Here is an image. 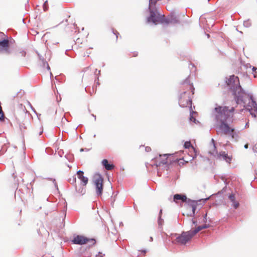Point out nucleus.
<instances>
[{"mask_svg":"<svg viewBox=\"0 0 257 257\" xmlns=\"http://www.w3.org/2000/svg\"><path fill=\"white\" fill-rule=\"evenodd\" d=\"M45 63L46 64V68L48 70H50V67L49 65V64L47 62H46Z\"/></svg>","mask_w":257,"mask_h":257,"instance_id":"48","label":"nucleus"},{"mask_svg":"<svg viewBox=\"0 0 257 257\" xmlns=\"http://www.w3.org/2000/svg\"><path fill=\"white\" fill-rule=\"evenodd\" d=\"M89 151V149H87V148H81L80 150V151L81 152H84V151L88 152Z\"/></svg>","mask_w":257,"mask_h":257,"instance_id":"42","label":"nucleus"},{"mask_svg":"<svg viewBox=\"0 0 257 257\" xmlns=\"http://www.w3.org/2000/svg\"><path fill=\"white\" fill-rule=\"evenodd\" d=\"M208 200V198L204 199H199L197 200L188 199V202L187 204L188 205L192 208V212H195L196 210L197 206L198 205V202H202L203 204H205L206 201Z\"/></svg>","mask_w":257,"mask_h":257,"instance_id":"13","label":"nucleus"},{"mask_svg":"<svg viewBox=\"0 0 257 257\" xmlns=\"http://www.w3.org/2000/svg\"><path fill=\"white\" fill-rule=\"evenodd\" d=\"M244 148L246 149H247L248 148V144H245L244 146Z\"/></svg>","mask_w":257,"mask_h":257,"instance_id":"54","label":"nucleus"},{"mask_svg":"<svg viewBox=\"0 0 257 257\" xmlns=\"http://www.w3.org/2000/svg\"><path fill=\"white\" fill-rule=\"evenodd\" d=\"M214 111V120L217 124L218 132L225 135H229L232 139H236L238 136L234 127L230 126L229 123L233 121V114H229L228 112L233 113L235 108L232 107L230 109L227 106L216 105Z\"/></svg>","mask_w":257,"mask_h":257,"instance_id":"1","label":"nucleus"},{"mask_svg":"<svg viewBox=\"0 0 257 257\" xmlns=\"http://www.w3.org/2000/svg\"><path fill=\"white\" fill-rule=\"evenodd\" d=\"M75 191L81 194L82 195H84L85 193L86 189H85V188H84L83 187L80 186L79 187V188H78L77 186L75 185Z\"/></svg>","mask_w":257,"mask_h":257,"instance_id":"21","label":"nucleus"},{"mask_svg":"<svg viewBox=\"0 0 257 257\" xmlns=\"http://www.w3.org/2000/svg\"><path fill=\"white\" fill-rule=\"evenodd\" d=\"M96 84H97V85H100V83L99 82V77L98 76H96V78H95V81H96Z\"/></svg>","mask_w":257,"mask_h":257,"instance_id":"43","label":"nucleus"},{"mask_svg":"<svg viewBox=\"0 0 257 257\" xmlns=\"http://www.w3.org/2000/svg\"><path fill=\"white\" fill-rule=\"evenodd\" d=\"M192 147V145L190 141H186L184 144V148L185 149H189L190 147Z\"/></svg>","mask_w":257,"mask_h":257,"instance_id":"32","label":"nucleus"},{"mask_svg":"<svg viewBox=\"0 0 257 257\" xmlns=\"http://www.w3.org/2000/svg\"><path fill=\"white\" fill-rule=\"evenodd\" d=\"M68 181L71 184L76 185V177L75 176H73L72 178H69Z\"/></svg>","mask_w":257,"mask_h":257,"instance_id":"28","label":"nucleus"},{"mask_svg":"<svg viewBox=\"0 0 257 257\" xmlns=\"http://www.w3.org/2000/svg\"><path fill=\"white\" fill-rule=\"evenodd\" d=\"M188 199H190L187 198L186 195L184 194H175L173 196V200L175 202L181 200L182 202H184L187 204L188 202Z\"/></svg>","mask_w":257,"mask_h":257,"instance_id":"16","label":"nucleus"},{"mask_svg":"<svg viewBox=\"0 0 257 257\" xmlns=\"http://www.w3.org/2000/svg\"><path fill=\"white\" fill-rule=\"evenodd\" d=\"M46 179L47 180H51V181H52V182H53V179H54V178H49V177H48V178H46Z\"/></svg>","mask_w":257,"mask_h":257,"instance_id":"55","label":"nucleus"},{"mask_svg":"<svg viewBox=\"0 0 257 257\" xmlns=\"http://www.w3.org/2000/svg\"><path fill=\"white\" fill-rule=\"evenodd\" d=\"M38 55H39V54H38ZM39 56L40 60H42V61L43 66L44 67H45V66H46V64L45 63V62L47 61L44 58H41V57L40 56Z\"/></svg>","mask_w":257,"mask_h":257,"instance_id":"34","label":"nucleus"},{"mask_svg":"<svg viewBox=\"0 0 257 257\" xmlns=\"http://www.w3.org/2000/svg\"><path fill=\"white\" fill-rule=\"evenodd\" d=\"M145 151L147 152H150L151 151V148L150 147H146L145 148Z\"/></svg>","mask_w":257,"mask_h":257,"instance_id":"45","label":"nucleus"},{"mask_svg":"<svg viewBox=\"0 0 257 257\" xmlns=\"http://www.w3.org/2000/svg\"><path fill=\"white\" fill-rule=\"evenodd\" d=\"M170 154H164L163 155H159V158L156 159L155 160V165L156 167H164L166 170L169 169V165L174 162V161H170V163H168V157L171 156ZM178 160L177 159L174 162H177Z\"/></svg>","mask_w":257,"mask_h":257,"instance_id":"6","label":"nucleus"},{"mask_svg":"<svg viewBox=\"0 0 257 257\" xmlns=\"http://www.w3.org/2000/svg\"><path fill=\"white\" fill-rule=\"evenodd\" d=\"M0 53L7 55H9L11 53L9 41L7 39L4 38L0 40Z\"/></svg>","mask_w":257,"mask_h":257,"instance_id":"12","label":"nucleus"},{"mask_svg":"<svg viewBox=\"0 0 257 257\" xmlns=\"http://www.w3.org/2000/svg\"><path fill=\"white\" fill-rule=\"evenodd\" d=\"M211 143L213 144L214 151L212 153L210 152V154L215 157L217 156V158L220 159V158H222L223 160L226 162L230 163L232 160V157L231 156H229L225 152H221L218 154L216 150L215 142L213 139H211Z\"/></svg>","mask_w":257,"mask_h":257,"instance_id":"10","label":"nucleus"},{"mask_svg":"<svg viewBox=\"0 0 257 257\" xmlns=\"http://www.w3.org/2000/svg\"><path fill=\"white\" fill-rule=\"evenodd\" d=\"M228 198L230 200V202L232 203V206L234 209H237L239 206V203L235 200L234 194H230L228 196Z\"/></svg>","mask_w":257,"mask_h":257,"instance_id":"19","label":"nucleus"},{"mask_svg":"<svg viewBox=\"0 0 257 257\" xmlns=\"http://www.w3.org/2000/svg\"><path fill=\"white\" fill-rule=\"evenodd\" d=\"M100 254H101V252H98V254H97L95 257H103L102 255H101Z\"/></svg>","mask_w":257,"mask_h":257,"instance_id":"51","label":"nucleus"},{"mask_svg":"<svg viewBox=\"0 0 257 257\" xmlns=\"http://www.w3.org/2000/svg\"><path fill=\"white\" fill-rule=\"evenodd\" d=\"M193 150H194V153H195V154L194 155V156L192 157V159H194L195 158H196L197 157V151L195 150V149L193 148Z\"/></svg>","mask_w":257,"mask_h":257,"instance_id":"41","label":"nucleus"},{"mask_svg":"<svg viewBox=\"0 0 257 257\" xmlns=\"http://www.w3.org/2000/svg\"><path fill=\"white\" fill-rule=\"evenodd\" d=\"M65 157L70 162H72L73 160V156L71 154H66Z\"/></svg>","mask_w":257,"mask_h":257,"instance_id":"31","label":"nucleus"},{"mask_svg":"<svg viewBox=\"0 0 257 257\" xmlns=\"http://www.w3.org/2000/svg\"><path fill=\"white\" fill-rule=\"evenodd\" d=\"M193 122H194L195 124H198L199 123V121L198 120H197L196 119H194V121H193Z\"/></svg>","mask_w":257,"mask_h":257,"instance_id":"53","label":"nucleus"},{"mask_svg":"<svg viewBox=\"0 0 257 257\" xmlns=\"http://www.w3.org/2000/svg\"><path fill=\"white\" fill-rule=\"evenodd\" d=\"M18 123L19 124V128L22 134H23L25 132V130L27 128V125L23 122H21L20 120H18Z\"/></svg>","mask_w":257,"mask_h":257,"instance_id":"20","label":"nucleus"},{"mask_svg":"<svg viewBox=\"0 0 257 257\" xmlns=\"http://www.w3.org/2000/svg\"><path fill=\"white\" fill-rule=\"evenodd\" d=\"M256 149V148L255 147V146H253V147L252 148V150L254 152H255V149Z\"/></svg>","mask_w":257,"mask_h":257,"instance_id":"58","label":"nucleus"},{"mask_svg":"<svg viewBox=\"0 0 257 257\" xmlns=\"http://www.w3.org/2000/svg\"><path fill=\"white\" fill-rule=\"evenodd\" d=\"M243 26L245 28H249L251 26V23L249 20H247L243 22Z\"/></svg>","mask_w":257,"mask_h":257,"instance_id":"29","label":"nucleus"},{"mask_svg":"<svg viewBox=\"0 0 257 257\" xmlns=\"http://www.w3.org/2000/svg\"><path fill=\"white\" fill-rule=\"evenodd\" d=\"M53 77V74L51 72H50V78H52Z\"/></svg>","mask_w":257,"mask_h":257,"instance_id":"64","label":"nucleus"},{"mask_svg":"<svg viewBox=\"0 0 257 257\" xmlns=\"http://www.w3.org/2000/svg\"><path fill=\"white\" fill-rule=\"evenodd\" d=\"M25 93V92L22 90H20L19 92H18L16 95H14L13 96V98H15L16 97L18 98H21L24 94Z\"/></svg>","mask_w":257,"mask_h":257,"instance_id":"26","label":"nucleus"},{"mask_svg":"<svg viewBox=\"0 0 257 257\" xmlns=\"http://www.w3.org/2000/svg\"><path fill=\"white\" fill-rule=\"evenodd\" d=\"M256 70L257 68L256 67L253 66L252 67V71L254 77H256V74L257 73Z\"/></svg>","mask_w":257,"mask_h":257,"instance_id":"35","label":"nucleus"},{"mask_svg":"<svg viewBox=\"0 0 257 257\" xmlns=\"http://www.w3.org/2000/svg\"><path fill=\"white\" fill-rule=\"evenodd\" d=\"M8 141L6 138H2L0 140V145H1V149L0 150V156H2L5 154L8 149L7 143Z\"/></svg>","mask_w":257,"mask_h":257,"instance_id":"15","label":"nucleus"},{"mask_svg":"<svg viewBox=\"0 0 257 257\" xmlns=\"http://www.w3.org/2000/svg\"><path fill=\"white\" fill-rule=\"evenodd\" d=\"M134 208L135 209H136V210L137 209V206H136V204L134 205Z\"/></svg>","mask_w":257,"mask_h":257,"instance_id":"63","label":"nucleus"},{"mask_svg":"<svg viewBox=\"0 0 257 257\" xmlns=\"http://www.w3.org/2000/svg\"><path fill=\"white\" fill-rule=\"evenodd\" d=\"M192 98L189 96V93L187 91H184L179 98V105L181 107H187L189 104L192 107Z\"/></svg>","mask_w":257,"mask_h":257,"instance_id":"9","label":"nucleus"},{"mask_svg":"<svg viewBox=\"0 0 257 257\" xmlns=\"http://www.w3.org/2000/svg\"><path fill=\"white\" fill-rule=\"evenodd\" d=\"M53 183H54V186H55V188L58 190V185H57V182H56V179H53Z\"/></svg>","mask_w":257,"mask_h":257,"instance_id":"40","label":"nucleus"},{"mask_svg":"<svg viewBox=\"0 0 257 257\" xmlns=\"http://www.w3.org/2000/svg\"><path fill=\"white\" fill-rule=\"evenodd\" d=\"M249 97H244V100H243V102L240 104L243 105L246 111L249 112L252 117L256 118V115L255 113L253 112L252 110L253 109L254 112L257 113V103L251 94H249Z\"/></svg>","mask_w":257,"mask_h":257,"instance_id":"4","label":"nucleus"},{"mask_svg":"<svg viewBox=\"0 0 257 257\" xmlns=\"http://www.w3.org/2000/svg\"><path fill=\"white\" fill-rule=\"evenodd\" d=\"M112 33L114 35L116 36V39L118 38V35L119 34L118 32H117L116 30L112 29Z\"/></svg>","mask_w":257,"mask_h":257,"instance_id":"37","label":"nucleus"},{"mask_svg":"<svg viewBox=\"0 0 257 257\" xmlns=\"http://www.w3.org/2000/svg\"><path fill=\"white\" fill-rule=\"evenodd\" d=\"M98 74H97V76H99V75H100L101 71H100V70H98Z\"/></svg>","mask_w":257,"mask_h":257,"instance_id":"62","label":"nucleus"},{"mask_svg":"<svg viewBox=\"0 0 257 257\" xmlns=\"http://www.w3.org/2000/svg\"><path fill=\"white\" fill-rule=\"evenodd\" d=\"M5 119V114L3 111L2 108H0V121H4Z\"/></svg>","mask_w":257,"mask_h":257,"instance_id":"30","label":"nucleus"},{"mask_svg":"<svg viewBox=\"0 0 257 257\" xmlns=\"http://www.w3.org/2000/svg\"><path fill=\"white\" fill-rule=\"evenodd\" d=\"M43 10L44 11H47L48 10V1H46L43 6Z\"/></svg>","mask_w":257,"mask_h":257,"instance_id":"33","label":"nucleus"},{"mask_svg":"<svg viewBox=\"0 0 257 257\" xmlns=\"http://www.w3.org/2000/svg\"><path fill=\"white\" fill-rule=\"evenodd\" d=\"M179 23L180 21L179 20L178 16L176 14L175 12H171L167 17H165L164 15L162 24H165L167 25L172 24L174 25Z\"/></svg>","mask_w":257,"mask_h":257,"instance_id":"11","label":"nucleus"},{"mask_svg":"<svg viewBox=\"0 0 257 257\" xmlns=\"http://www.w3.org/2000/svg\"><path fill=\"white\" fill-rule=\"evenodd\" d=\"M201 230L202 229L201 225H200L194 230H190L187 231H183L180 235L177 237V240L179 242L185 245Z\"/></svg>","mask_w":257,"mask_h":257,"instance_id":"5","label":"nucleus"},{"mask_svg":"<svg viewBox=\"0 0 257 257\" xmlns=\"http://www.w3.org/2000/svg\"><path fill=\"white\" fill-rule=\"evenodd\" d=\"M164 219L161 216H158V228L160 230H163V225L164 224Z\"/></svg>","mask_w":257,"mask_h":257,"instance_id":"22","label":"nucleus"},{"mask_svg":"<svg viewBox=\"0 0 257 257\" xmlns=\"http://www.w3.org/2000/svg\"><path fill=\"white\" fill-rule=\"evenodd\" d=\"M162 213H163V210H162V209H161L160 210V211H159V215H158V216H161V217H162Z\"/></svg>","mask_w":257,"mask_h":257,"instance_id":"50","label":"nucleus"},{"mask_svg":"<svg viewBox=\"0 0 257 257\" xmlns=\"http://www.w3.org/2000/svg\"><path fill=\"white\" fill-rule=\"evenodd\" d=\"M111 205L112 207H113V205H114V202L115 201V198H113V199H111Z\"/></svg>","mask_w":257,"mask_h":257,"instance_id":"46","label":"nucleus"},{"mask_svg":"<svg viewBox=\"0 0 257 257\" xmlns=\"http://www.w3.org/2000/svg\"><path fill=\"white\" fill-rule=\"evenodd\" d=\"M20 54H21V56L22 57H25L26 56V52L24 50H22L21 51H20L19 52Z\"/></svg>","mask_w":257,"mask_h":257,"instance_id":"39","label":"nucleus"},{"mask_svg":"<svg viewBox=\"0 0 257 257\" xmlns=\"http://www.w3.org/2000/svg\"><path fill=\"white\" fill-rule=\"evenodd\" d=\"M101 164L103 168L107 170H111L113 169L115 167L113 164L109 163L108 161L106 159L102 160Z\"/></svg>","mask_w":257,"mask_h":257,"instance_id":"18","label":"nucleus"},{"mask_svg":"<svg viewBox=\"0 0 257 257\" xmlns=\"http://www.w3.org/2000/svg\"><path fill=\"white\" fill-rule=\"evenodd\" d=\"M180 84L182 85L183 87H186V89L190 90L192 94H194L195 88L194 87L193 83L190 82V76H188L185 80L182 81Z\"/></svg>","mask_w":257,"mask_h":257,"instance_id":"14","label":"nucleus"},{"mask_svg":"<svg viewBox=\"0 0 257 257\" xmlns=\"http://www.w3.org/2000/svg\"><path fill=\"white\" fill-rule=\"evenodd\" d=\"M91 115L93 116V117H94V120H96V115L92 114Z\"/></svg>","mask_w":257,"mask_h":257,"instance_id":"59","label":"nucleus"},{"mask_svg":"<svg viewBox=\"0 0 257 257\" xmlns=\"http://www.w3.org/2000/svg\"><path fill=\"white\" fill-rule=\"evenodd\" d=\"M71 241L72 244L78 245H83L91 242L92 244L89 245L90 246L96 243V240L94 238H89L82 235H74Z\"/></svg>","mask_w":257,"mask_h":257,"instance_id":"7","label":"nucleus"},{"mask_svg":"<svg viewBox=\"0 0 257 257\" xmlns=\"http://www.w3.org/2000/svg\"><path fill=\"white\" fill-rule=\"evenodd\" d=\"M41 128H42V130H41V131L40 132L39 135H41L43 132V130L42 128V127Z\"/></svg>","mask_w":257,"mask_h":257,"instance_id":"57","label":"nucleus"},{"mask_svg":"<svg viewBox=\"0 0 257 257\" xmlns=\"http://www.w3.org/2000/svg\"><path fill=\"white\" fill-rule=\"evenodd\" d=\"M29 190V187L28 186H24V189H23V188H18V187L17 190H16V192H17L18 193L19 192H20L22 194H24L25 191H28Z\"/></svg>","mask_w":257,"mask_h":257,"instance_id":"27","label":"nucleus"},{"mask_svg":"<svg viewBox=\"0 0 257 257\" xmlns=\"http://www.w3.org/2000/svg\"><path fill=\"white\" fill-rule=\"evenodd\" d=\"M201 228L202 229H206L209 227V225L207 224L206 223H205L204 224L201 225Z\"/></svg>","mask_w":257,"mask_h":257,"instance_id":"38","label":"nucleus"},{"mask_svg":"<svg viewBox=\"0 0 257 257\" xmlns=\"http://www.w3.org/2000/svg\"><path fill=\"white\" fill-rule=\"evenodd\" d=\"M248 126H249V123L248 122L246 123L245 127L246 128V127H248Z\"/></svg>","mask_w":257,"mask_h":257,"instance_id":"56","label":"nucleus"},{"mask_svg":"<svg viewBox=\"0 0 257 257\" xmlns=\"http://www.w3.org/2000/svg\"><path fill=\"white\" fill-rule=\"evenodd\" d=\"M207 213H205L204 215H203V222L204 223H206L207 221Z\"/></svg>","mask_w":257,"mask_h":257,"instance_id":"36","label":"nucleus"},{"mask_svg":"<svg viewBox=\"0 0 257 257\" xmlns=\"http://www.w3.org/2000/svg\"><path fill=\"white\" fill-rule=\"evenodd\" d=\"M190 217H195V213L192 212L189 215H188Z\"/></svg>","mask_w":257,"mask_h":257,"instance_id":"49","label":"nucleus"},{"mask_svg":"<svg viewBox=\"0 0 257 257\" xmlns=\"http://www.w3.org/2000/svg\"><path fill=\"white\" fill-rule=\"evenodd\" d=\"M160 0H149V7H159L157 5V3Z\"/></svg>","mask_w":257,"mask_h":257,"instance_id":"23","label":"nucleus"},{"mask_svg":"<svg viewBox=\"0 0 257 257\" xmlns=\"http://www.w3.org/2000/svg\"><path fill=\"white\" fill-rule=\"evenodd\" d=\"M150 240V241H152L153 240V238L152 236H151L150 237V240Z\"/></svg>","mask_w":257,"mask_h":257,"instance_id":"61","label":"nucleus"},{"mask_svg":"<svg viewBox=\"0 0 257 257\" xmlns=\"http://www.w3.org/2000/svg\"><path fill=\"white\" fill-rule=\"evenodd\" d=\"M147 250L146 249H142L141 250V252L143 253L144 254H145L147 252Z\"/></svg>","mask_w":257,"mask_h":257,"instance_id":"52","label":"nucleus"},{"mask_svg":"<svg viewBox=\"0 0 257 257\" xmlns=\"http://www.w3.org/2000/svg\"><path fill=\"white\" fill-rule=\"evenodd\" d=\"M146 12L149 13V15L147 17V22L148 23H152L155 25L159 23L162 24L164 15L160 13L159 7H148Z\"/></svg>","mask_w":257,"mask_h":257,"instance_id":"3","label":"nucleus"},{"mask_svg":"<svg viewBox=\"0 0 257 257\" xmlns=\"http://www.w3.org/2000/svg\"><path fill=\"white\" fill-rule=\"evenodd\" d=\"M180 234H178L177 233H171V239H173L174 237H175V239L174 240H172V243H178V244H182L180 242H179L177 240V237L179 236Z\"/></svg>","mask_w":257,"mask_h":257,"instance_id":"24","label":"nucleus"},{"mask_svg":"<svg viewBox=\"0 0 257 257\" xmlns=\"http://www.w3.org/2000/svg\"><path fill=\"white\" fill-rule=\"evenodd\" d=\"M28 103H29V104L30 105V106H31V109H32V110H33V111H34V112L36 114H37V113H36V111L35 109H34V108L32 106V105H31V104L30 103V102H28Z\"/></svg>","mask_w":257,"mask_h":257,"instance_id":"44","label":"nucleus"},{"mask_svg":"<svg viewBox=\"0 0 257 257\" xmlns=\"http://www.w3.org/2000/svg\"><path fill=\"white\" fill-rule=\"evenodd\" d=\"M225 83L228 87L229 90L234 96V100L237 104H241L244 97H249L250 93H247L241 87L239 78L234 75H232L229 78L225 77Z\"/></svg>","mask_w":257,"mask_h":257,"instance_id":"2","label":"nucleus"},{"mask_svg":"<svg viewBox=\"0 0 257 257\" xmlns=\"http://www.w3.org/2000/svg\"><path fill=\"white\" fill-rule=\"evenodd\" d=\"M192 222L194 225H197V221L196 220H195L193 219H192Z\"/></svg>","mask_w":257,"mask_h":257,"instance_id":"47","label":"nucleus"},{"mask_svg":"<svg viewBox=\"0 0 257 257\" xmlns=\"http://www.w3.org/2000/svg\"><path fill=\"white\" fill-rule=\"evenodd\" d=\"M189 65H191L192 67H195L194 65L193 64H192V63H190ZM189 67L190 68V66H189Z\"/></svg>","mask_w":257,"mask_h":257,"instance_id":"60","label":"nucleus"},{"mask_svg":"<svg viewBox=\"0 0 257 257\" xmlns=\"http://www.w3.org/2000/svg\"><path fill=\"white\" fill-rule=\"evenodd\" d=\"M193 113H197L196 111H194L192 110V107H190V116H189V120L190 121H194V119H196L193 115Z\"/></svg>","mask_w":257,"mask_h":257,"instance_id":"25","label":"nucleus"},{"mask_svg":"<svg viewBox=\"0 0 257 257\" xmlns=\"http://www.w3.org/2000/svg\"><path fill=\"white\" fill-rule=\"evenodd\" d=\"M84 172L83 171L79 170L77 172V177L80 180L81 183L83 186H85L88 182L87 177L83 176Z\"/></svg>","mask_w":257,"mask_h":257,"instance_id":"17","label":"nucleus"},{"mask_svg":"<svg viewBox=\"0 0 257 257\" xmlns=\"http://www.w3.org/2000/svg\"><path fill=\"white\" fill-rule=\"evenodd\" d=\"M103 177L100 174H96L93 179V182L96 190L97 197H101L103 190Z\"/></svg>","mask_w":257,"mask_h":257,"instance_id":"8","label":"nucleus"}]
</instances>
